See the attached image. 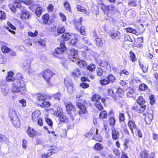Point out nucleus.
Returning a JSON list of instances; mask_svg holds the SVG:
<instances>
[{
  "label": "nucleus",
  "instance_id": "nucleus-58",
  "mask_svg": "<svg viewBox=\"0 0 158 158\" xmlns=\"http://www.w3.org/2000/svg\"><path fill=\"white\" fill-rule=\"evenodd\" d=\"M6 61V59L2 54H0V64H2L5 62Z\"/></svg>",
  "mask_w": 158,
  "mask_h": 158
},
{
  "label": "nucleus",
  "instance_id": "nucleus-28",
  "mask_svg": "<svg viewBox=\"0 0 158 158\" xmlns=\"http://www.w3.org/2000/svg\"><path fill=\"white\" fill-rule=\"evenodd\" d=\"M43 23L44 24L48 23L49 19V15L48 14H46L42 16Z\"/></svg>",
  "mask_w": 158,
  "mask_h": 158
},
{
  "label": "nucleus",
  "instance_id": "nucleus-29",
  "mask_svg": "<svg viewBox=\"0 0 158 158\" xmlns=\"http://www.w3.org/2000/svg\"><path fill=\"white\" fill-rule=\"evenodd\" d=\"M48 151L50 152L46 154H44L42 155L43 157H44L45 158H47L48 156H50L52 153H54L55 152V150L52 148L49 149Z\"/></svg>",
  "mask_w": 158,
  "mask_h": 158
},
{
  "label": "nucleus",
  "instance_id": "nucleus-56",
  "mask_svg": "<svg viewBox=\"0 0 158 158\" xmlns=\"http://www.w3.org/2000/svg\"><path fill=\"white\" fill-rule=\"evenodd\" d=\"M85 28L84 26H82L81 27L80 31L81 34L84 35L85 34Z\"/></svg>",
  "mask_w": 158,
  "mask_h": 158
},
{
  "label": "nucleus",
  "instance_id": "nucleus-63",
  "mask_svg": "<svg viewBox=\"0 0 158 158\" xmlns=\"http://www.w3.org/2000/svg\"><path fill=\"white\" fill-rule=\"evenodd\" d=\"M19 102L22 104V106L23 107H25L26 105V102L25 99H22L19 101Z\"/></svg>",
  "mask_w": 158,
  "mask_h": 158
},
{
  "label": "nucleus",
  "instance_id": "nucleus-30",
  "mask_svg": "<svg viewBox=\"0 0 158 158\" xmlns=\"http://www.w3.org/2000/svg\"><path fill=\"white\" fill-rule=\"evenodd\" d=\"M72 35H71L68 33H65L63 34L62 35V39L65 40H68L71 37H73Z\"/></svg>",
  "mask_w": 158,
  "mask_h": 158
},
{
  "label": "nucleus",
  "instance_id": "nucleus-59",
  "mask_svg": "<svg viewBox=\"0 0 158 158\" xmlns=\"http://www.w3.org/2000/svg\"><path fill=\"white\" fill-rule=\"evenodd\" d=\"M6 18V14L2 11H0V19L2 20H5Z\"/></svg>",
  "mask_w": 158,
  "mask_h": 158
},
{
  "label": "nucleus",
  "instance_id": "nucleus-47",
  "mask_svg": "<svg viewBox=\"0 0 158 158\" xmlns=\"http://www.w3.org/2000/svg\"><path fill=\"white\" fill-rule=\"evenodd\" d=\"M95 106L99 110H101L103 108V106H102L100 102H96L95 103Z\"/></svg>",
  "mask_w": 158,
  "mask_h": 158
},
{
  "label": "nucleus",
  "instance_id": "nucleus-11",
  "mask_svg": "<svg viewBox=\"0 0 158 158\" xmlns=\"http://www.w3.org/2000/svg\"><path fill=\"white\" fill-rule=\"evenodd\" d=\"M21 18L22 19H28L30 17L29 13L27 10L21 11Z\"/></svg>",
  "mask_w": 158,
  "mask_h": 158
},
{
  "label": "nucleus",
  "instance_id": "nucleus-46",
  "mask_svg": "<svg viewBox=\"0 0 158 158\" xmlns=\"http://www.w3.org/2000/svg\"><path fill=\"white\" fill-rule=\"evenodd\" d=\"M95 65L92 64H90L87 67V69L91 71H93L95 70Z\"/></svg>",
  "mask_w": 158,
  "mask_h": 158
},
{
  "label": "nucleus",
  "instance_id": "nucleus-9",
  "mask_svg": "<svg viewBox=\"0 0 158 158\" xmlns=\"http://www.w3.org/2000/svg\"><path fill=\"white\" fill-rule=\"evenodd\" d=\"M128 126L131 130L132 134L133 135H134V134L133 129L136 130L137 128L135 124V122L134 121L130 120L128 123Z\"/></svg>",
  "mask_w": 158,
  "mask_h": 158
},
{
  "label": "nucleus",
  "instance_id": "nucleus-23",
  "mask_svg": "<svg viewBox=\"0 0 158 158\" xmlns=\"http://www.w3.org/2000/svg\"><path fill=\"white\" fill-rule=\"evenodd\" d=\"M14 73L12 71H10L8 73V75L6 77V80L7 81H12L14 80L13 75Z\"/></svg>",
  "mask_w": 158,
  "mask_h": 158
},
{
  "label": "nucleus",
  "instance_id": "nucleus-2",
  "mask_svg": "<svg viewBox=\"0 0 158 158\" xmlns=\"http://www.w3.org/2000/svg\"><path fill=\"white\" fill-rule=\"evenodd\" d=\"M62 109L60 107L58 106L57 108V110L54 111V114L55 115L60 117L59 118L60 121L63 122H67L68 120V118L66 116L62 114Z\"/></svg>",
  "mask_w": 158,
  "mask_h": 158
},
{
  "label": "nucleus",
  "instance_id": "nucleus-5",
  "mask_svg": "<svg viewBox=\"0 0 158 158\" xmlns=\"http://www.w3.org/2000/svg\"><path fill=\"white\" fill-rule=\"evenodd\" d=\"M146 107V105L141 106L135 104L131 106V109L138 113H141L145 110Z\"/></svg>",
  "mask_w": 158,
  "mask_h": 158
},
{
  "label": "nucleus",
  "instance_id": "nucleus-14",
  "mask_svg": "<svg viewBox=\"0 0 158 158\" xmlns=\"http://www.w3.org/2000/svg\"><path fill=\"white\" fill-rule=\"evenodd\" d=\"M98 131L97 129H96L95 128H93L91 129L89 132L87 133L85 135V136L88 138H90L92 135H94L96 137V135H95V134H96V135H97Z\"/></svg>",
  "mask_w": 158,
  "mask_h": 158
},
{
  "label": "nucleus",
  "instance_id": "nucleus-16",
  "mask_svg": "<svg viewBox=\"0 0 158 158\" xmlns=\"http://www.w3.org/2000/svg\"><path fill=\"white\" fill-rule=\"evenodd\" d=\"M153 114H152L148 113L145 116V121L148 124H150L153 119Z\"/></svg>",
  "mask_w": 158,
  "mask_h": 158
},
{
  "label": "nucleus",
  "instance_id": "nucleus-37",
  "mask_svg": "<svg viewBox=\"0 0 158 158\" xmlns=\"http://www.w3.org/2000/svg\"><path fill=\"white\" fill-rule=\"evenodd\" d=\"M125 115L123 113H121L119 112V121L120 122H123L125 120Z\"/></svg>",
  "mask_w": 158,
  "mask_h": 158
},
{
  "label": "nucleus",
  "instance_id": "nucleus-15",
  "mask_svg": "<svg viewBox=\"0 0 158 158\" xmlns=\"http://www.w3.org/2000/svg\"><path fill=\"white\" fill-rule=\"evenodd\" d=\"M47 98L45 94L39 93L37 94V100L40 102L44 101Z\"/></svg>",
  "mask_w": 158,
  "mask_h": 158
},
{
  "label": "nucleus",
  "instance_id": "nucleus-18",
  "mask_svg": "<svg viewBox=\"0 0 158 158\" xmlns=\"http://www.w3.org/2000/svg\"><path fill=\"white\" fill-rule=\"evenodd\" d=\"M14 125L16 127L18 128L20 127V123L19 119L18 117L11 119Z\"/></svg>",
  "mask_w": 158,
  "mask_h": 158
},
{
  "label": "nucleus",
  "instance_id": "nucleus-52",
  "mask_svg": "<svg viewBox=\"0 0 158 158\" xmlns=\"http://www.w3.org/2000/svg\"><path fill=\"white\" fill-rule=\"evenodd\" d=\"M128 4L129 5L132 6H136V3L135 0H131L129 1Z\"/></svg>",
  "mask_w": 158,
  "mask_h": 158
},
{
  "label": "nucleus",
  "instance_id": "nucleus-50",
  "mask_svg": "<svg viewBox=\"0 0 158 158\" xmlns=\"http://www.w3.org/2000/svg\"><path fill=\"white\" fill-rule=\"evenodd\" d=\"M20 2V3H23L27 5H29L33 2V1L30 0H26L24 1L21 0Z\"/></svg>",
  "mask_w": 158,
  "mask_h": 158
},
{
  "label": "nucleus",
  "instance_id": "nucleus-51",
  "mask_svg": "<svg viewBox=\"0 0 158 158\" xmlns=\"http://www.w3.org/2000/svg\"><path fill=\"white\" fill-rule=\"evenodd\" d=\"M150 100V103L151 105H153L155 102L154 95H151L149 97Z\"/></svg>",
  "mask_w": 158,
  "mask_h": 158
},
{
  "label": "nucleus",
  "instance_id": "nucleus-40",
  "mask_svg": "<svg viewBox=\"0 0 158 158\" xmlns=\"http://www.w3.org/2000/svg\"><path fill=\"white\" fill-rule=\"evenodd\" d=\"M82 21L83 19L82 17H80L79 19L75 20V24L76 25V27L77 29H78L79 28V27H77V26L80 25L81 24Z\"/></svg>",
  "mask_w": 158,
  "mask_h": 158
},
{
  "label": "nucleus",
  "instance_id": "nucleus-32",
  "mask_svg": "<svg viewBox=\"0 0 158 158\" xmlns=\"http://www.w3.org/2000/svg\"><path fill=\"white\" fill-rule=\"evenodd\" d=\"M94 148V149L97 150H100L103 149L102 145L99 143H96Z\"/></svg>",
  "mask_w": 158,
  "mask_h": 158
},
{
  "label": "nucleus",
  "instance_id": "nucleus-44",
  "mask_svg": "<svg viewBox=\"0 0 158 158\" xmlns=\"http://www.w3.org/2000/svg\"><path fill=\"white\" fill-rule=\"evenodd\" d=\"M65 31V29L63 27H60L58 28L57 30V33L58 35L63 33Z\"/></svg>",
  "mask_w": 158,
  "mask_h": 158
},
{
  "label": "nucleus",
  "instance_id": "nucleus-33",
  "mask_svg": "<svg viewBox=\"0 0 158 158\" xmlns=\"http://www.w3.org/2000/svg\"><path fill=\"white\" fill-rule=\"evenodd\" d=\"M42 10L40 7H38L35 10V14L38 16H40L42 14Z\"/></svg>",
  "mask_w": 158,
  "mask_h": 158
},
{
  "label": "nucleus",
  "instance_id": "nucleus-17",
  "mask_svg": "<svg viewBox=\"0 0 158 158\" xmlns=\"http://www.w3.org/2000/svg\"><path fill=\"white\" fill-rule=\"evenodd\" d=\"M9 115L10 119L17 117L15 110L13 108L10 109Z\"/></svg>",
  "mask_w": 158,
  "mask_h": 158
},
{
  "label": "nucleus",
  "instance_id": "nucleus-4",
  "mask_svg": "<svg viewBox=\"0 0 158 158\" xmlns=\"http://www.w3.org/2000/svg\"><path fill=\"white\" fill-rule=\"evenodd\" d=\"M53 75V73L51 70L47 69L44 72L43 77L45 79L47 82L49 84L50 78Z\"/></svg>",
  "mask_w": 158,
  "mask_h": 158
},
{
  "label": "nucleus",
  "instance_id": "nucleus-57",
  "mask_svg": "<svg viewBox=\"0 0 158 158\" xmlns=\"http://www.w3.org/2000/svg\"><path fill=\"white\" fill-rule=\"evenodd\" d=\"M61 94L60 93H58L53 95V97L54 98L60 100V99Z\"/></svg>",
  "mask_w": 158,
  "mask_h": 158
},
{
  "label": "nucleus",
  "instance_id": "nucleus-42",
  "mask_svg": "<svg viewBox=\"0 0 158 158\" xmlns=\"http://www.w3.org/2000/svg\"><path fill=\"white\" fill-rule=\"evenodd\" d=\"M73 35V36L72 37L73 38L71 40L70 43L72 45H75L76 44V43L77 42L78 40L74 35Z\"/></svg>",
  "mask_w": 158,
  "mask_h": 158
},
{
  "label": "nucleus",
  "instance_id": "nucleus-38",
  "mask_svg": "<svg viewBox=\"0 0 158 158\" xmlns=\"http://www.w3.org/2000/svg\"><path fill=\"white\" fill-rule=\"evenodd\" d=\"M95 43L96 45L98 47L102 46L103 44V43L101 39L99 38H97L96 39Z\"/></svg>",
  "mask_w": 158,
  "mask_h": 158
},
{
  "label": "nucleus",
  "instance_id": "nucleus-24",
  "mask_svg": "<svg viewBox=\"0 0 158 158\" xmlns=\"http://www.w3.org/2000/svg\"><path fill=\"white\" fill-rule=\"evenodd\" d=\"M27 132L31 137H33L35 134V132L33 129L30 127H28Z\"/></svg>",
  "mask_w": 158,
  "mask_h": 158
},
{
  "label": "nucleus",
  "instance_id": "nucleus-3",
  "mask_svg": "<svg viewBox=\"0 0 158 158\" xmlns=\"http://www.w3.org/2000/svg\"><path fill=\"white\" fill-rule=\"evenodd\" d=\"M69 58L70 59V60H72L73 62H74L77 60L79 59V57L78 56V52L77 50H75L73 48L70 49L69 51Z\"/></svg>",
  "mask_w": 158,
  "mask_h": 158
},
{
  "label": "nucleus",
  "instance_id": "nucleus-60",
  "mask_svg": "<svg viewBox=\"0 0 158 158\" xmlns=\"http://www.w3.org/2000/svg\"><path fill=\"white\" fill-rule=\"evenodd\" d=\"M136 132L139 137L140 138H142V137L143 135L140 130L139 128H137L136 129Z\"/></svg>",
  "mask_w": 158,
  "mask_h": 158
},
{
  "label": "nucleus",
  "instance_id": "nucleus-62",
  "mask_svg": "<svg viewBox=\"0 0 158 158\" xmlns=\"http://www.w3.org/2000/svg\"><path fill=\"white\" fill-rule=\"evenodd\" d=\"M97 74L98 76L101 75L103 73V71L102 68H98L96 70Z\"/></svg>",
  "mask_w": 158,
  "mask_h": 158
},
{
  "label": "nucleus",
  "instance_id": "nucleus-22",
  "mask_svg": "<svg viewBox=\"0 0 158 158\" xmlns=\"http://www.w3.org/2000/svg\"><path fill=\"white\" fill-rule=\"evenodd\" d=\"M140 155L141 158H154L153 157L149 156L148 152L145 150L142 151Z\"/></svg>",
  "mask_w": 158,
  "mask_h": 158
},
{
  "label": "nucleus",
  "instance_id": "nucleus-54",
  "mask_svg": "<svg viewBox=\"0 0 158 158\" xmlns=\"http://www.w3.org/2000/svg\"><path fill=\"white\" fill-rule=\"evenodd\" d=\"M40 106L42 107H48L50 106V103L48 102H43L40 105Z\"/></svg>",
  "mask_w": 158,
  "mask_h": 158
},
{
  "label": "nucleus",
  "instance_id": "nucleus-27",
  "mask_svg": "<svg viewBox=\"0 0 158 158\" xmlns=\"http://www.w3.org/2000/svg\"><path fill=\"white\" fill-rule=\"evenodd\" d=\"M128 89V91L127 93V96L129 97H131L135 93L134 89L132 88L129 87Z\"/></svg>",
  "mask_w": 158,
  "mask_h": 158
},
{
  "label": "nucleus",
  "instance_id": "nucleus-19",
  "mask_svg": "<svg viewBox=\"0 0 158 158\" xmlns=\"http://www.w3.org/2000/svg\"><path fill=\"white\" fill-rule=\"evenodd\" d=\"M111 37L113 40H119L120 37V33L118 31H116L111 34Z\"/></svg>",
  "mask_w": 158,
  "mask_h": 158
},
{
  "label": "nucleus",
  "instance_id": "nucleus-34",
  "mask_svg": "<svg viewBox=\"0 0 158 158\" xmlns=\"http://www.w3.org/2000/svg\"><path fill=\"white\" fill-rule=\"evenodd\" d=\"M66 110L68 112L69 111L73 110L75 109V107L72 104H69L66 106Z\"/></svg>",
  "mask_w": 158,
  "mask_h": 158
},
{
  "label": "nucleus",
  "instance_id": "nucleus-8",
  "mask_svg": "<svg viewBox=\"0 0 158 158\" xmlns=\"http://www.w3.org/2000/svg\"><path fill=\"white\" fill-rule=\"evenodd\" d=\"M77 106L79 109V112L80 114H83L86 111V107L85 106L83 105L82 104L79 102L76 103Z\"/></svg>",
  "mask_w": 158,
  "mask_h": 158
},
{
  "label": "nucleus",
  "instance_id": "nucleus-7",
  "mask_svg": "<svg viewBox=\"0 0 158 158\" xmlns=\"http://www.w3.org/2000/svg\"><path fill=\"white\" fill-rule=\"evenodd\" d=\"M31 61L30 60H24L23 63L22 65L23 69L25 70L26 71L30 72L31 69Z\"/></svg>",
  "mask_w": 158,
  "mask_h": 158
},
{
  "label": "nucleus",
  "instance_id": "nucleus-36",
  "mask_svg": "<svg viewBox=\"0 0 158 158\" xmlns=\"http://www.w3.org/2000/svg\"><path fill=\"white\" fill-rule=\"evenodd\" d=\"M77 64L81 68H83L86 65V63L83 60H79L77 62Z\"/></svg>",
  "mask_w": 158,
  "mask_h": 158
},
{
  "label": "nucleus",
  "instance_id": "nucleus-1",
  "mask_svg": "<svg viewBox=\"0 0 158 158\" xmlns=\"http://www.w3.org/2000/svg\"><path fill=\"white\" fill-rule=\"evenodd\" d=\"M16 79H15L13 83V87L11 91L13 92L20 93L26 90L25 82L23 79V77L22 74L18 73L16 74Z\"/></svg>",
  "mask_w": 158,
  "mask_h": 158
},
{
  "label": "nucleus",
  "instance_id": "nucleus-12",
  "mask_svg": "<svg viewBox=\"0 0 158 158\" xmlns=\"http://www.w3.org/2000/svg\"><path fill=\"white\" fill-rule=\"evenodd\" d=\"M1 92L3 95H7L9 92V89L6 85H1Z\"/></svg>",
  "mask_w": 158,
  "mask_h": 158
},
{
  "label": "nucleus",
  "instance_id": "nucleus-53",
  "mask_svg": "<svg viewBox=\"0 0 158 158\" xmlns=\"http://www.w3.org/2000/svg\"><path fill=\"white\" fill-rule=\"evenodd\" d=\"M109 83V82L107 78L101 80V83L102 85H104Z\"/></svg>",
  "mask_w": 158,
  "mask_h": 158
},
{
  "label": "nucleus",
  "instance_id": "nucleus-20",
  "mask_svg": "<svg viewBox=\"0 0 158 158\" xmlns=\"http://www.w3.org/2000/svg\"><path fill=\"white\" fill-rule=\"evenodd\" d=\"M112 137L113 139L116 140L118 139V136L119 135L118 131L113 128L112 131Z\"/></svg>",
  "mask_w": 158,
  "mask_h": 158
},
{
  "label": "nucleus",
  "instance_id": "nucleus-64",
  "mask_svg": "<svg viewBox=\"0 0 158 158\" xmlns=\"http://www.w3.org/2000/svg\"><path fill=\"white\" fill-rule=\"evenodd\" d=\"M124 40L125 41L128 40L131 42H132V39L129 35H125L124 37Z\"/></svg>",
  "mask_w": 158,
  "mask_h": 158
},
{
  "label": "nucleus",
  "instance_id": "nucleus-48",
  "mask_svg": "<svg viewBox=\"0 0 158 158\" xmlns=\"http://www.w3.org/2000/svg\"><path fill=\"white\" fill-rule=\"evenodd\" d=\"M139 88L141 90L144 91L147 89L148 86L145 84L143 83L139 85Z\"/></svg>",
  "mask_w": 158,
  "mask_h": 158
},
{
  "label": "nucleus",
  "instance_id": "nucleus-39",
  "mask_svg": "<svg viewBox=\"0 0 158 158\" xmlns=\"http://www.w3.org/2000/svg\"><path fill=\"white\" fill-rule=\"evenodd\" d=\"M130 54L131 60L133 62H135L137 59L135 57V55L134 53L132 51L130 52Z\"/></svg>",
  "mask_w": 158,
  "mask_h": 158
},
{
  "label": "nucleus",
  "instance_id": "nucleus-21",
  "mask_svg": "<svg viewBox=\"0 0 158 158\" xmlns=\"http://www.w3.org/2000/svg\"><path fill=\"white\" fill-rule=\"evenodd\" d=\"M137 102V103L141 106L145 105V104L146 102L145 100L143 98V97L141 96H139L138 98Z\"/></svg>",
  "mask_w": 158,
  "mask_h": 158
},
{
  "label": "nucleus",
  "instance_id": "nucleus-6",
  "mask_svg": "<svg viewBox=\"0 0 158 158\" xmlns=\"http://www.w3.org/2000/svg\"><path fill=\"white\" fill-rule=\"evenodd\" d=\"M64 83L68 91L70 92L72 91L73 87L71 80L68 78H66L64 80Z\"/></svg>",
  "mask_w": 158,
  "mask_h": 158
},
{
  "label": "nucleus",
  "instance_id": "nucleus-55",
  "mask_svg": "<svg viewBox=\"0 0 158 158\" xmlns=\"http://www.w3.org/2000/svg\"><path fill=\"white\" fill-rule=\"evenodd\" d=\"M64 5L66 10L70 12L71 9L69 3L68 2H65L64 3Z\"/></svg>",
  "mask_w": 158,
  "mask_h": 158
},
{
  "label": "nucleus",
  "instance_id": "nucleus-41",
  "mask_svg": "<svg viewBox=\"0 0 158 158\" xmlns=\"http://www.w3.org/2000/svg\"><path fill=\"white\" fill-rule=\"evenodd\" d=\"M107 116V114L105 110L102 111L100 113L99 117L101 118H106Z\"/></svg>",
  "mask_w": 158,
  "mask_h": 158
},
{
  "label": "nucleus",
  "instance_id": "nucleus-31",
  "mask_svg": "<svg viewBox=\"0 0 158 158\" xmlns=\"http://www.w3.org/2000/svg\"><path fill=\"white\" fill-rule=\"evenodd\" d=\"M65 50L63 48L59 47L55 49V51L56 53L61 54L64 52Z\"/></svg>",
  "mask_w": 158,
  "mask_h": 158
},
{
  "label": "nucleus",
  "instance_id": "nucleus-35",
  "mask_svg": "<svg viewBox=\"0 0 158 158\" xmlns=\"http://www.w3.org/2000/svg\"><path fill=\"white\" fill-rule=\"evenodd\" d=\"M92 100L93 101H95V102H99L101 101V97L98 95L95 94L92 96Z\"/></svg>",
  "mask_w": 158,
  "mask_h": 158
},
{
  "label": "nucleus",
  "instance_id": "nucleus-61",
  "mask_svg": "<svg viewBox=\"0 0 158 158\" xmlns=\"http://www.w3.org/2000/svg\"><path fill=\"white\" fill-rule=\"evenodd\" d=\"M109 122L110 125H114L115 123V120L113 117H111L110 118Z\"/></svg>",
  "mask_w": 158,
  "mask_h": 158
},
{
  "label": "nucleus",
  "instance_id": "nucleus-43",
  "mask_svg": "<svg viewBox=\"0 0 158 158\" xmlns=\"http://www.w3.org/2000/svg\"><path fill=\"white\" fill-rule=\"evenodd\" d=\"M109 83L113 82L115 80V78L112 75H110L106 77Z\"/></svg>",
  "mask_w": 158,
  "mask_h": 158
},
{
  "label": "nucleus",
  "instance_id": "nucleus-10",
  "mask_svg": "<svg viewBox=\"0 0 158 158\" xmlns=\"http://www.w3.org/2000/svg\"><path fill=\"white\" fill-rule=\"evenodd\" d=\"M21 7L20 3L17 2H14L12 6L10 7V9L12 12H15L17 10L19 9Z\"/></svg>",
  "mask_w": 158,
  "mask_h": 158
},
{
  "label": "nucleus",
  "instance_id": "nucleus-49",
  "mask_svg": "<svg viewBox=\"0 0 158 158\" xmlns=\"http://www.w3.org/2000/svg\"><path fill=\"white\" fill-rule=\"evenodd\" d=\"M2 50L3 52L7 53L10 51V49L6 46H3L2 47Z\"/></svg>",
  "mask_w": 158,
  "mask_h": 158
},
{
  "label": "nucleus",
  "instance_id": "nucleus-13",
  "mask_svg": "<svg viewBox=\"0 0 158 158\" xmlns=\"http://www.w3.org/2000/svg\"><path fill=\"white\" fill-rule=\"evenodd\" d=\"M40 114V111L39 110H36L33 112L32 114V119L34 121H36Z\"/></svg>",
  "mask_w": 158,
  "mask_h": 158
},
{
  "label": "nucleus",
  "instance_id": "nucleus-26",
  "mask_svg": "<svg viewBox=\"0 0 158 158\" xmlns=\"http://www.w3.org/2000/svg\"><path fill=\"white\" fill-rule=\"evenodd\" d=\"M114 9V8L113 7L109 6H104V7L103 8L104 13L106 15L108 14L110 10H113Z\"/></svg>",
  "mask_w": 158,
  "mask_h": 158
},
{
  "label": "nucleus",
  "instance_id": "nucleus-25",
  "mask_svg": "<svg viewBox=\"0 0 158 158\" xmlns=\"http://www.w3.org/2000/svg\"><path fill=\"white\" fill-rule=\"evenodd\" d=\"M72 76L75 78L78 77L80 76L81 73L80 71L77 69H75L72 73Z\"/></svg>",
  "mask_w": 158,
  "mask_h": 158
},
{
  "label": "nucleus",
  "instance_id": "nucleus-45",
  "mask_svg": "<svg viewBox=\"0 0 158 158\" xmlns=\"http://www.w3.org/2000/svg\"><path fill=\"white\" fill-rule=\"evenodd\" d=\"M126 30L127 32H129L136 34L137 33L136 31L134 29H132L131 28H126Z\"/></svg>",
  "mask_w": 158,
  "mask_h": 158
}]
</instances>
